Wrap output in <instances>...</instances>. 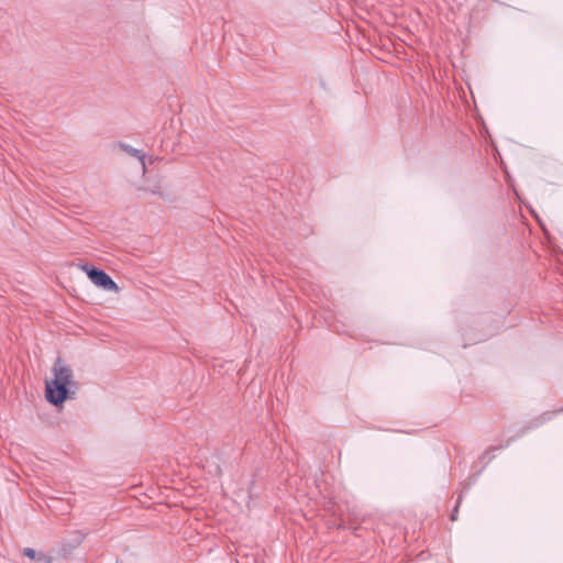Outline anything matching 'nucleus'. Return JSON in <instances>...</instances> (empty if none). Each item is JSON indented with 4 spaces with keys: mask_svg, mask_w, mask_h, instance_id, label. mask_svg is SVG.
Wrapping results in <instances>:
<instances>
[{
    "mask_svg": "<svg viewBox=\"0 0 563 563\" xmlns=\"http://www.w3.org/2000/svg\"><path fill=\"white\" fill-rule=\"evenodd\" d=\"M53 379L46 380L45 396L46 399L53 405L63 404L68 395L77 387L74 380L73 371L60 358H58L53 367Z\"/></svg>",
    "mask_w": 563,
    "mask_h": 563,
    "instance_id": "obj_1",
    "label": "nucleus"
},
{
    "mask_svg": "<svg viewBox=\"0 0 563 563\" xmlns=\"http://www.w3.org/2000/svg\"><path fill=\"white\" fill-rule=\"evenodd\" d=\"M77 267L88 276L96 287L115 294L120 291L118 284L104 271L98 269L88 263H78Z\"/></svg>",
    "mask_w": 563,
    "mask_h": 563,
    "instance_id": "obj_2",
    "label": "nucleus"
},
{
    "mask_svg": "<svg viewBox=\"0 0 563 563\" xmlns=\"http://www.w3.org/2000/svg\"><path fill=\"white\" fill-rule=\"evenodd\" d=\"M125 152L131 155V156H135L139 158L140 163H141V167H142V173L145 174L146 172V165H145V161H144V154H142L139 150H134L132 147H129V146H125L124 147Z\"/></svg>",
    "mask_w": 563,
    "mask_h": 563,
    "instance_id": "obj_3",
    "label": "nucleus"
},
{
    "mask_svg": "<svg viewBox=\"0 0 563 563\" xmlns=\"http://www.w3.org/2000/svg\"><path fill=\"white\" fill-rule=\"evenodd\" d=\"M35 563H52V558L41 553L36 558Z\"/></svg>",
    "mask_w": 563,
    "mask_h": 563,
    "instance_id": "obj_4",
    "label": "nucleus"
},
{
    "mask_svg": "<svg viewBox=\"0 0 563 563\" xmlns=\"http://www.w3.org/2000/svg\"><path fill=\"white\" fill-rule=\"evenodd\" d=\"M23 553H24L25 556H27V558H30L31 560H34V561L38 556V554H36V552L33 549H31V548L24 549Z\"/></svg>",
    "mask_w": 563,
    "mask_h": 563,
    "instance_id": "obj_5",
    "label": "nucleus"
}]
</instances>
